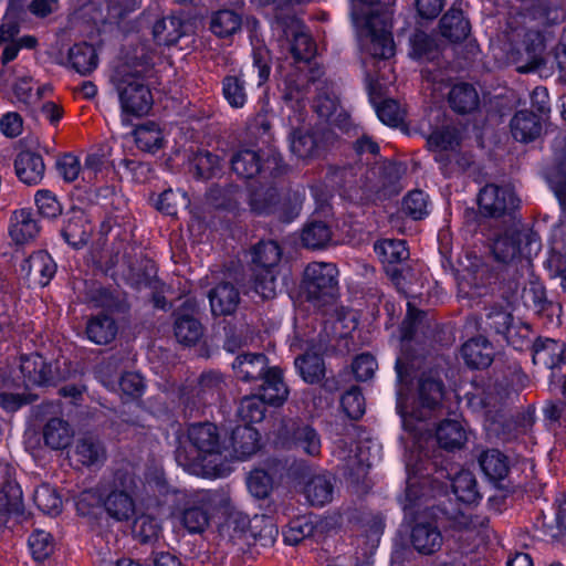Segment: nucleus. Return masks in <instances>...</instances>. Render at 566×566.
Returning a JSON list of instances; mask_svg holds the SVG:
<instances>
[{"label": "nucleus", "instance_id": "7", "mask_svg": "<svg viewBox=\"0 0 566 566\" xmlns=\"http://www.w3.org/2000/svg\"><path fill=\"white\" fill-rule=\"evenodd\" d=\"M251 271L254 292L268 300L276 295L282 249L277 242L261 241L251 249Z\"/></svg>", "mask_w": 566, "mask_h": 566}, {"label": "nucleus", "instance_id": "46", "mask_svg": "<svg viewBox=\"0 0 566 566\" xmlns=\"http://www.w3.org/2000/svg\"><path fill=\"white\" fill-rule=\"evenodd\" d=\"M429 148L436 153V160H441V153L453 150L459 145V134L457 129L446 127L434 130L427 140Z\"/></svg>", "mask_w": 566, "mask_h": 566}, {"label": "nucleus", "instance_id": "35", "mask_svg": "<svg viewBox=\"0 0 566 566\" xmlns=\"http://www.w3.org/2000/svg\"><path fill=\"white\" fill-rule=\"evenodd\" d=\"M153 34L158 44L174 45L185 34V25L180 17L171 15L157 21Z\"/></svg>", "mask_w": 566, "mask_h": 566}, {"label": "nucleus", "instance_id": "26", "mask_svg": "<svg viewBox=\"0 0 566 566\" xmlns=\"http://www.w3.org/2000/svg\"><path fill=\"white\" fill-rule=\"evenodd\" d=\"M242 13L233 9H220L209 17V30L217 38L226 39L241 30Z\"/></svg>", "mask_w": 566, "mask_h": 566}, {"label": "nucleus", "instance_id": "53", "mask_svg": "<svg viewBox=\"0 0 566 566\" xmlns=\"http://www.w3.org/2000/svg\"><path fill=\"white\" fill-rule=\"evenodd\" d=\"M548 181L563 209L559 229L564 232L566 231V163L549 175Z\"/></svg>", "mask_w": 566, "mask_h": 566}, {"label": "nucleus", "instance_id": "40", "mask_svg": "<svg viewBox=\"0 0 566 566\" xmlns=\"http://www.w3.org/2000/svg\"><path fill=\"white\" fill-rule=\"evenodd\" d=\"M452 491L465 504H474L481 500L475 476L468 470L460 471L452 479Z\"/></svg>", "mask_w": 566, "mask_h": 566}, {"label": "nucleus", "instance_id": "47", "mask_svg": "<svg viewBox=\"0 0 566 566\" xmlns=\"http://www.w3.org/2000/svg\"><path fill=\"white\" fill-rule=\"evenodd\" d=\"M315 525L311 517L300 516L292 520L283 531L284 542L289 545H297L303 539L313 536Z\"/></svg>", "mask_w": 566, "mask_h": 566}, {"label": "nucleus", "instance_id": "3", "mask_svg": "<svg viewBox=\"0 0 566 566\" xmlns=\"http://www.w3.org/2000/svg\"><path fill=\"white\" fill-rule=\"evenodd\" d=\"M305 91L296 80L286 78L284 82L283 98L289 109L287 136L290 150L302 160L313 159L325 149L334 139V133L318 125L307 122V112L304 102Z\"/></svg>", "mask_w": 566, "mask_h": 566}, {"label": "nucleus", "instance_id": "30", "mask_svg": "<svg viewBox=\"0 0 566 566\" xmlns=\"http://www.w3.org/2000/svg\"><path fill=\"white\" fill-rule=\"evenodd\" d=\"M294 449L310 457H318L322 450V440L318 432L310 424L295 426L290 434Z\"/></svg>", "mask_w": 566, "mask_h": 566}, {"label": "nucleus", "instance_id": "19", "mask_svg": "<svg viewBox=\"0 0 566 566\" xmlns=\"http://www.w3.org/2000/svg\"><path fill=\"white\" fill-rule=\"evenodd\" d=\"M461 355L469 367L482 369L492 364L494 358V348L485 337L478 336L463 344Z\"/></svg>", "mask_w": 566, "mask_h": 566}, {"label": "nucleus", "instance_id": "57", "mask_svg": "<svg viewBox=\"0 0 566 566\" xmlns=\"http://www.w3.org/2000/svg\"><path fill=\"white\" fill-rule=\"evenodd\" d=\"M250 525L249 516L238 510H230L228 518L222 526V532L227 533L231 539L238 538L245 533Z\"/></svg>", "mask_w": 566, "mask_h": 566}, {"label": "nucleus", "instance_id": "17", "mask_svg": "<svg viewBox=\"0 0 566 566\" xmlns=\"http://www.w3.org/2000/svg\"><path fill=\"white\" fill-rule=\"evenodd\" d=\"M317 95L313 108L319 118L329 125L339 126L344 120V114L339 109L338 97L333 85L324 84L316 87Z\"/></svg>", "mask_w": 566, "mask_h": 566}, {"label": "nucleus", "instance_id": "24", "mask_svg": "<svg viewBox=\"0 0 566 566\" xmlns=\"http://www.w3.org/2000/svg\"><path fill=\"white\" fill-rule=\"evenodd\" d=\"M514 139L528 143L536 139L542 133L541 118L533 112L524 109L515 113L510 123Z\"/></svg>", "mask_w": 566, "mask_h": 566}, {"label": "nucleus", "instance_id": "5", "mask_svg": "<svg viewBox=\"0 0 566 566\" xmlns=\"http://www.w3.org/2000/svg\"><path fill=\"white\" fill-rule=\"evenodd\" d=\"M138 483V478L125 469L117 470L111 482L102 484L99 500L111 518L127 522L135 516Z\"/></svg>", "mask_w": 566, "mask_h": 566}, {"label": "nucleus", "instance_id": "13", "mask_svg": "<svg viewBox=\"0 0 566 566\" xmlns=\"http://www.w3.org/2000/svg\"><path fill=\"white\" fill-rule=\"evenodd\" d=\"M233 171L241 178L250 179L259 174L265 175L270 170V176H276L280 172L279 159L276 156L268 157L262 163L258 151L253 149H243L238 151L231 160Z\"/></svg>", "mask_w": 566, "mask_h": 566}, {"label": "nucleus", "instance_id": "37", "mask_svg": "<svg viewBox=\"0 0 566 566\" xmlns=\"http://www.w3.org/2000/svg\"><path fill=\"white\" fill-rule=\"evenodd\" d=\"M450 106L458 113H470L479 105V95L474 86L468 83H458L449 93Z\"/></svg>", "mask_w": 566, "mask_h": 566}, {"label": "nucleus", "instance_id": "21", "mask_svg": "<svg viewBox=\"0 0 566 566\" xmlns=\"http://www.w3.org/2000/svg\"><path fill=\"white\" fill-rule=\"evenodd\" d=\"M40 228L32 212L20 209L12 213L9 224V235L15 244H25L39 234Z\"/></svg>", "mask_w": 566, "mask_h": 566}, {"label": "nucleus", "instance_id": "43", "mask_svg": "<svg viewBox=\"0 0 566 566\" xmlns=\"http://www.w3.org/2000/svg\"><path fill=\"white\" fill-rule=\"evenodd\" d=\"M134 135L137 147L144 151L155 153L163 147V133L155 123L138 126Z\"/></svg>", "mask_w": 566, "mask_h": 566}, {"label": "nucleus", "instance_id": "33", "mask_svg": "<svg viewBox=\"0 0 566 566\" xmlns=\"http://www.w3.org/2000/svg\"><path fill=\"white\" fill-rule=\"evenodd\" d=\"M117 325L108 315L92 317L86 325L87 338L98 345H106L115 339Z\"/></svg>", "mask_w": 566, "mask_h": 566}, {"label": "nucleus", "instance_id": "64", "mask_svg": "<svg viewBox=\"0 0 566 566\" xmlns=\"http://www.w3.org/2000/svg\"><path fill=\"white\" fill-rule=\"evenodd\" d=\"M352 367L356 379L365 381L374 376L377 361L370 354H361L354 359Z\"/></svg>", "mask_w": 566, "mask_h": 566}, {"label": "nucleus", "instance_id": "28", "mask_svg": "<svg viewBox=\"0 0 566 566\" xmlns=\"http://www.w3.org/2000/svg\"><path fill=\"white\" fill-rule=\"evenodd\" d=\"M209 301L213 315H230L239 304V292L230 283H220L210 291Z\"/></svg>", "mask_w": 566, "mask_h": 566}, {"label": "nucleus", "instance_id": "22", "mask_svg": "<svg viewBox=\"0 0 566 566\" xmlns=\"http://www.w3.org/2000/svg\"><path fill=\"white\" fill-rule=\"evenodd\" d=\"M231 455L245 460L260 449V434L253 427L238 426L231 434Z\"/></svg>", "mask_w": 566, "mask_h": 566}, {"label": "nucleus", "instance_id": "42", "mask_svg": "<svg viewBox=\"0 0 566 566\" xmlns=\"http://www.w3.org/2000/svg\"><path fill=\"white\" fill-rule=\"evenodd\" d=\"M375 252L384 264L394 265L409 258V251L402 240L386 239L375 244Z\"/></svg>", "mask_w": 566, "mask_h": 566}, {"label": "nucleus", "instance_id": "2", "mask_svg": "<svg viewBox=\"0 0 566 566\" xmlns=\"http://www.w3.org/2000/svg\"><path fill=\"white\" fill-rule=\"evenodd\" d=\"M559 19L553 0H531L525 12L510 14L499 34V42L507 59L525 60L532 66L542 60L551 33L546 27Z\"/></svg>", "mask_w": 566, "mask_h": 566}, {"label": "nucleus", "instance_id": "31", "mask_svg": "<svg viewBox=\"0 0 566 566\" xmlns=\"http://www.w3.org/2000/svg\"><path fill=\"white\" fill-rule=\"evenodd\" d=\"M334 485L331 475L324 473L313 476L304 488L307 501L315 506H323L333 499Z\"/></svg>", "mask_w": 566, "mask_h": 566}, {"label": "nucleus", "instance_id": "6", "mask_svg": "<svg viewBox=\"0 0 566 566\" xmlns=\"http://www.w3.org/2000/svg\"><path fill=\"white\" fill-rule=\"evenodd\" d=\"M542 249L539 237L527 228H510L499 234L492 244L494 258L502 263H518L522 269H530L531 260Z\"/></svg>", "mask_w": 566, "mask_h": 566}, {"label": "nucleus", "instance_id": "27", "mask_svg": "<svg viewBox=\"0 0 566 566\" xmlns=\"http://www.w3.org/2000/svg\"><path fill=\"white\" fill-rule=\"evenodd\" d=\"M234 373L242 381L262 379L268 371V359L263 354H244L232 364Z\"/></svg>", "mask_w": 566, "mask_h": 566}, {"label": "nucleus", "instance_id": "29", "mask_svg": "<svg viewBox=\"0 0 566 566\" xmlns=\"http://www.w3.org/2000/svg\"><path fill=\"white\" fill-rule=\"evenodd\" d=\"M73 458L82 465L99 467L106 460V451L97 439L83 437L75 443Z\"/></svg>", "mask_w": 566, "mask_h": 566}, {"label": "nucleus", "instance_id": "62", "mask_svg": "<svg viewBox=\"0 0 566 566\" xmlns=\"http://www.w3.org/2000/svg\"><path fill=\"white\" fill-rule=\"evenodd\" d=\"M35 205L39 212L45 218H55L61 213L60 202L49 190H38L35 193Z\"/></svg>", "mask_w": 566, "mask_h": 566}, {"label": "nucleus", "instance_id": "1", "mask_svg": "<svg viewBox=\"0 0 566 566\" xmlns=\"http://www.w3.org/2000/svg\"><path fill=\"white\" fill-rule=\"evenodd\" d=\"M143 489L142 502L147 510H154L153 514L158 517L172 516L190 534L202 533L211 517L229 505V497L214 491L177 489L160 468L146 472Z\"/></svg>", "mask_w": 566, "mask_h": 566}, {"label": "nucleus", "instance_id": "59", "mask_svg": "<svg viewBox=\"0 0 566 566\" xmlns=\"http://www.w3.org/2000/svg\"><path fill=\"white\" fill-rule=\"evenodd\" d=\"M197 175L201 178H210L220 170V158L209 151H199L193 158Z\"/></svg>", "mask_w": 566, "mask_h": 566}, {"label": "nucleus", "instance_id": "38", "mask_svg": "<svg viewBox=\"0 0 566 566\" xmlns=\"http://www.w3.org/2000/svg\"><path fill=\"white\" fill-rule=\"evenodd\" d=\"M479 463L484 474L494 481L503 480L510 470L507 457L496 449L484 451Z\"/></svg>", "mask_w": 566, "mask_h": 566}, {"label": "nucleus", "instance_id": "60", "mask_svg": "<svg viewBox=\"0 0 566 566\" xmlns=\"http://www.w3.org/2000/svg\"><path fill=\"white\" fill-rule=\"evenodd\" d=\"M105 154L102 149L91 151L86 155L84 166L82 167V178L86 181H93L102 172L105 166Z\"/></svg>", "mask_w": 566, "mask_h": 566}, {"label": "nucleus", "instance_id": "45", "mask_svg": "<svg viewBox=\"0 0 566 566\" xmlns=\"http://www.w3.org/2000/svg\"><path fill=\"white\" fill-rule=\"evenodd\" d=\"M21 371L29 381L36 385H45L51 378V368L40 355L27 357L22 360Z\"/></svg>", "mask_w": 566, "mask_h": 566}, {"label": "nucleus", "instance_id": "52", "mask_svg": "<svg viewBox=\"0 0 566 566\" xmlns=\"http://www.w3.org/2000/svg\"><path fill=\"white\" fill-rule=\"evenodd\" d=\"M33 500L36 506L46 514H57L62 507L59 494L48 484H42L34 491Z\"/></svg>", "mask_w": 566, "mask_h": 566}, {"label": "nucleus", "instance_id": "36", "mask_svg": "<svg viewBox=\"0 0 566 566\" xmlns=\"http://www.w3.org/2000/svg\"><path fill=\"white\" fill-rule=\"evenodd\" d=\"M70 65L81 75H87L97 67V54L93 45L74 44L69 51Z\"/></svg>", "mask_w": 566, "mask_h": 566}, {"label": "nucleus", "instance_id": "39", "mask_svg": "<svg viewBox=\"0 0 566 566\" xmlns=\"http://www.w3.org/2000/svg\"><path fill=\"white\" fill-rule=\"evenodd\" d=\"M436 440L443 449H458L464 444L467 433L461 422L444 420L437 428Z\"/></svg>", "mask_w": 566, "mask_h": 566}, {"label": "nucleus", "instance_id": "49", "mask_svg": "<svg viewBox=\"0 0 566 566\" xmlns=\"http://www.w3.org/2000/svg\"><path fill=\"white\" fill-rule=\"evenodd\" d=\"M223 380L220 374L210 371L203 374L198 384V396L202 403H212L220 398Z\"/></svg>", "mask_w": 566, "mask_h": 566}, {"label": "nucleus", "instance_id": "34", "mask_svg": "<svg viewBox=\"0 0 566 566\" xmlns=\"http://www.w3.org/2000/svg\"><path fill=\"white\" fill-rule=\"evenodd\" d=\"M43 438L46 446L54 450H61L71 443L73 430L63 419L53 418L44 426Z\"/></svg>", "mask_w": 566, "mask_h": 566}, {"label": "nucleus", "instance_id": "15", "mask_svg": "<svg viewBox=\"0 0 566 566\" xmlns=\"http://www.w3.org/2000/svg\"><path fill=\"white\" fill-rule=\"evenodd\" d=\"M480 211L489 217H500L516 207V198L512 189L486 185L478 198Z\"/></svg>", "mask_w": 566, "mask_h": 566}, {"label": "nucleus", "instance_id": "51", "mask_svg": "<svg viewBox=\"0 0 566 566\" xmlns=\"http://www.w3.org/2000/svg\"><path fill=\"white\" fill-rule=\"evenodd\" d=\"M238 416L249 423L260 422L265 416V402L258 395L247 396L240 401Z\"/></svg>", "mask_w": 566, "mask_h": 566}, {"label": "nucleus", "instance_id": "48", "mask_svg": "<svg viewBox=\"0 0 566 566\" xmlns=\"http://www.w3.org/2000/svg\"><path fill=\"white\" fill-rule=\"evenodd\" d=\"M222 94L233 108L243 107L248 99L244 81L235 75H229L223 78Z\"/></svg>", "mask_w": 566, "mask_h": 566}, {"label": "nucleus", "instance_id": "8", "mask_svg": "<svg viewBox=\"0 0 566 566\" xmlns=\"http://www.w3.org/2000/svg\"><path fill=\"white\" fill-rule=\"evenodd\" d=\"M390 0H387L386 7L379 11L373 9L364 19L356 20L358 25L363 27L364 43L367 45V52L375 59H390L395 54V43L391 34V11L389 9Z\"/></svg>", "mask_w": 566, "mask_h": 566}, {"label": "nucleus", "instance_id": "56", "mask_svg": "<svg viewBox=\"0 0 566 566\" xmlns=\"http://www.w3.org/2000/svg\"><path fill=\"white\" fill-rule=\"evenodd\" d=\"M345 413L352 419L360 418L365 412V399L358 387L347 390L340 400Z\"/></svg>", "mask_w": 566, "mask_h": 566}, {"label": "nucleus", "instance_id": "50", "mask_svg": "<svg viewBox=\"0 0 566 566\" xmlns=\"http://www.w3.org/2000/svg\"><path fill=\"white\" fill-rule=\"evenodd\" d=\"M332 238L329 227L322 221L310 222L303 231L302 241L305 247L311 249H321L325 247Z\"/></svg>", "mask_w": 566, "mask_h": 566}, {"label": "nucleus", "instance_id": "4", "mask_svg": "<svg viewBox=\"0 0 566 566\" xmlns=\"http://www.w3.org/2000/svg\"><path fill=\"white\" fill-rule=\"evenodd\" d=\"M148 65L140 62L126 63L118 66L111 77L117 92L123 123L128 117L146 115L153 105V95L146 84Z\"/></svg>", "mask_w": 566, "mask_h": 566}, {"label": "nucleus", "instance_id": "58", "mask_svg": "<svg viewBox=\"0 0 566 566\" xmlns=\"http://www.w3.org/2000/svg\"><path fill=\"white\" fill-rule=\"evenodd\" d=\"M512 314L504 306H493L486 314V325L495 333L504 334L512 324Z\"/></svg>", "mask_w": 566, "mask_h": 566}, {"label": "nucleus", "instance_id": "23", "mask_svg": "<svg viewBox=\"0 0 566 566\" xmlns=\"http://www.w3.org/2000/svg\"><path fill=\"white\" fill-rule=\"evenodd\" d=\"M92 230L86 214L82 210H74L62 228V237L70 245L80 248L88 241Z\"/></svg>", "mask_w": 566, "mask_h": 566}, {"label": "nucleus", "instance_id": "54", "mask_svg": "<svg viewBox=\"0 0 566 566\" xmlns=\"http://www.w3.org/2000/svg\"><path fill=\"white\" fill-rule=\"evenodd\" d=\"M29 547L35 560H44L53 552V538L50 533L35 530L29 537Z\"/></svg>", "mask_w": 566, "mask_h": 566}, {"label": "nucleus", "instance_id": "11", "mask_svg": "<svg viewBox=\"0 0 566 566\" xmlns=\"http://www.w3.org/2000/svg\"><path fill=\"white\" fill-rule=\"evenodd\" d=\"M338 270L333 263H310L303 275V286L311 301L333 298L338 284Z\"/></svg>", "mask_w": 566, "mask_h": 566}, {"label": "nucleus", "instance_id": "18", "mask_svg": "<svg viewBox=\"0 0 566 566\" xmlns=\"http://www.w3.org/2000/svg\"><path fill=\"white\" fill-rule=\"evenodd\" d=\"M21 270L34 283L46 286L56 273V264L48 252L38 251L22 263Z\"/></svg>", "mask_w": 566, "mask_h": 566}, {"label": "nucleus", "instance_id": "32", "mask_svg": "<svg viewBox=\"0 0 566 566\" xmlns=\"http://www.w3.org/2000/svg\"><path fill=\"white\" fill-rule=\"evenodd\" d=\"M442 36L453 42L464 40L470 32L469 21L459 9L451 8L440 21Z\"/></svg>", "mask_w": 566, "mask_h": 566}, {"label": "nucleus", "instance_id": "25", "mask_svg": "<svg viewBox=\"0 0 566 566\" xmlns=\"http://www.w3.org/2000/svg\"><path fill=\"white\" fill-rule=\"evenodd\" d=\"M261 380V394L258 396L265 403L281 406L289 396V389L283 381L282 370L277 367L269 368Z\"/></svg>", "mask_w": 566, "mask_h": 566}, {"label": "nucleus", "instance_id": "12", "mask_svg": "<svg viewBox=\"0 0 566 566\" xmlns=\"http://www.w3.org/2000/svg\"><path fill=\"white\" fill-rule=\"evenodd\" d=\"M303 342L305 343L306 352L295 359V367L304 381L315 384L321 381L325 374L322 353L326 349L327 342L322 337L317 340L312 337Z\"/></svg>", "mask_w": 566, "mask_h": 566}, {"label": "nucleus", "instance_id": "61", "mask_svg": "<svg viewBox=\"0 0 566 566\" xmlns=\"http://www.w3.org/2000/svg\"><path fill=\"white\" fill-rule=\"evenodd\" d=\"M378 118L386 125L396 126L402 120V112L394 99H385L375 106Z\"/></svg>", "mask_w": 566, "mask_h": 566}, {"label": "nucleus", "instance_id": "44", "mask_svg": "<svg viewBox=\"0 0 566 566\" xmlns=\"http://www.w3.org/2000/svg\"><path fill=\"white\" fill-rule=\"evenodd\" d=\"M274 479L270 470L255 468L247 478L249 492L256 499H265L273 490Z\"/></svg>", "mask_w": 566, "mask_h": 566}, {"label": "nucleus", "instance_id": "10", "mask_svg": "<svg viewBox=\"0 0 566 566\" xmlns=\"http://www.w3.org/2000/svg\"><path fill=\"white\" fill-rule=\"evenodd\" d=\"M443 397V384L437 374L422 375L419 382L420 410H413L403 417V424L410 431L428 430L424 423Z\"/></svg>", "mask_w": 566, "mask_h": 566}, {"label": "nucleus", "instance_id": "20", "mask_svg": "<svg viewBox=\"0 0 566 566\" xmlns=\"http://www.w3.org/2000/svg\"><path fill=\"white\" fill-rule=\"evenodd\" d=\"M14 169L18 178L27 185H38L45 171V165L40 154L31 150H22L14 160Z\"/></svg>", "mask_w": 566, "mask_h": 566}, {"label": "nucleus", "instance_id": "63", "mask_svg": "<svg viewBox=\"0 0 566 566\" xmlns=\"http://www.w3.org/2000/svg\"><path fill=\"white\" fill-rule=\"evenodd\" d=\"M56 168L62 178L67 181H74L82 172V166L78 157L73 154H64L56 163Z\"/></svg>", "mask_w": 566, "mask_h": 566}, {"label": "nucleus", "instance_id": "55", "mask_svg": "<svg viewBox=\"0 0 566 566\" xmlns=\"http://www.w3.org/2000/svg\"><path fill=\"white\" fill-rule=\"evenodd\" d=\"M428 196L421 190L410 191L403 199V210L415 220L422 219L429 213Z\"/></svg>", "mask_w": 566, "mask_h": 566}, {"label": "nucleus", "instance_id": "9", "mask_svg": "<svg viewBox=\"0 0 566 566\" xmlns=\"http://www.w3.org/2000/svg\"><path fill=\"white\" fill-rule=\"evenodd\" d=\"M187 436L202 467L216 474L219 473L218 460L222 455L223 444L217 426L210 422L192 423L187 430Z\"/></svg>", "mask_w": 566, "mask_h": 566}, {"label": "nucleus", "instance_id": "16", "mask_svg": "<svg viewBox=\"0 0 566 566\" xmlns=\"http://www.w3.org/2000/svg\"><path fill=\"white\" fill-rule=\"evenodd\" d=\"M198 305L195 300L187 298L176 314L175 336L187 346L195 345L202 336V326L193 316Z\"/></svg>", "mask_w": 566, "mask_h": 566}, {"label": "nucleus", "instance_id": "41", "mask_svg": "<svg viewBox=\"0 0 566 566\" xmlns=\"http://www.w3.org/2000/svg\"><path fill=\"white\" fill-rule=\"evenodd\" d=\"M565 349L566 346L562 342L538 338L534 345V359L552 368L563 363Z\"/></svg>", "mask_w": 566, "mask_h": 566}, {"label": "nucleus", "instance_id": "14", "mask_svg": "<svg viewBox=\"0 0 566 566\" xmlns=\"http://www.w3.org/2000/svg\"><path fill=\"white\" fill-rule=\"evenodd\" d=\"M409 538L413 549L422 555L438 552L443 543L440 528L432 518L426 516L416 517Z\"/></svg>", "mask_w": 566, "mask_h": 566}]
</instances>
